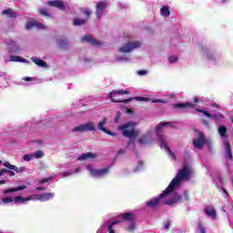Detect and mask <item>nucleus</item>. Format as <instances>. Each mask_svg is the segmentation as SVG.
Instances as JSON below:
<instances>
[{"instance_id": "41", "label": "nucleus", "mask_w": 233, "mask_h": 233, "mask_svg": "<svg viewBox=\"0 0 233 233\" xmlns=\"http://www.w3.org/2000/svg\"><path fill=\"white\" fill-rule=\"evenodd\" d=\"M51 179H53V177H49L41 179V180L38 181V183H39V185H43L45 183H48V181H51Z\"/></svg>"}, {"instance_id": "56", "label": "nucleus", "mask_w": 233, "mask_h": 233, "mask_svg": "<svg viewBox=\"0 0 233 233\" xmlns=\"http://www.w3.org/2000/svg\"><path fill=\"white\" fill-rule=\"evenodd\" d=\"M202 123L205 127H209L208 121V120H202Z\"/></svg>"}, {"instance_id": "62", "label": "nucleus", "mask_w": 233, "mask_h": 233, "mask_svg": "<svg viewBox=\"0 0 233 233\" xmlns=\"http://www.w3.org/2000/svg\"><path fill=\"white\" fill-rule=\"evenodd\" d=\"M165 101L164 100H161V99H156L153 101V103H164Z\"/></svg>"}, {"instance_id": "6", "label": "nucleus", "mask_w": 233, "mask_h": 233, "mask_svg": "<svg viewBox=\"0 0 233 233\" xmlns=\"http://www.w3.org/2000/svg\"><path fill=\"white\" fill-rule=\"evenodd\" d=\"M141 47V42L138 41H129L121 46L118 51L122 54H128L132 52L133 50H136V48Z\"/></svg>"}, {"instance_id": "20", "label": "nucleus", "mask_w": 233, "mask_h": 233, "mask_svg": "<svg viewBox=\"0 0 233 233\" xmlns=\"http://www.w3.org/2000/svg\"><path fill=\"white\" fill-rule=\"evenodd\" d=\"M47 5L55 8H59V10H65V4L61 1H48Z\"/></svg>"}, {"instance_id": "33", "label": "nucleus", "mask_w": 233, "mask_h": 233, "mask_svg": "<svg viewBox=\"0 0 233 233\" xmlns=\"http://www.w3.org/2000/svg\"><path fill=\"white\" fill-rule=\"evenodd\" d=\"M54 196V193H43L42 201H50V199H53Z\"/></svg>"}, {"instance_id": "15", "label": "nucleus", "mask_w": 233, "mask_h": 233, "mask_svg": "<svg viewBox=\"0 0 233 233\" xmlns=\"http://www.w3.org/2000/svg\"><path fill=\"white\" fill-rule=\"evenodd\" d=\"M158 140L160 142L161 148H166L167 152H168V154L171 155L172 157H175L176 155L174 154V152H172V150H170V147H168V146H167V143H165V137H163L162 135H158Z\"/></svg>"}, {"instance_id": "49", "label": "nucleus", "mask_w": 233, "mask_h": 233, "mask_svg": "<svg viewBox=\"0 0 233 233\" xmlns=\"http://www.w3.org/2000/svg\"><path fill=\"white\" fill-rule=\"evenodd\" d=\"M120 117H121V112L118 111L116 113V116L115 118V123H117L119 121Z\"/></svg>"}, {"instance_id": "10", "label": "nucleus", "mask_w": 233, "mask_h": 233, "mask_svg": "<svg viewBox=\"0 0 233 233\" xmlns=\"http://www.w3.org/2000/svg\"><path fill=\"white\" fill-rule=\"evenodd\" d=\"M6 46L8 54H19L21 52V47L15 41L9 40L6 43Z\"/></svg>"}, {"instance_id": "58", "label": "nucleus", "mask_w": 233, "mask_h": 233, "mask_svg": "<svg viewBox=\"0 0 233 233\" xmlns=\"http://www.w3.org/2000/svg\"><path fill=\"white\" fill-rule=\"evenodd\" d=\"M116 61H128V58L118 57Z\"/></svg>"}, {"instance_id": "17", "label": "nucleus", "mask_w": 233, "mask_h": 233, "mask_svg": "<svg viewBox=\"0 0 233 233\" xmlns=\"http://www.w3.org/2000/svg\"><path fill=\"white\" fill-rule=\"evenodd\" d=\"M106 8V2H100L96 4V15L97 19H101V15H103V11Z\"/></svg>"}, {"instance_id": "50", "label": "nucleus", "mask_w": 233, "mask_h": 233, "mask_svg": "<svg viewBox=\"0 0 233 233\" xmlns=\"http://www.w3.org/2000/svg\"><path fill=\"white\" fill-rule=\"evenodd\" d=\"M35 26H36V28H46V25H45L41 23H37V22H36V25Z\"/></svg>"}, {"instance_id": "37", "label": "nucleus", "mask_w": 233, "mask_h": 233, "mask_svg": "<svg viewBox=\"0 0 233 233\" xmlns=\"http://www.w3.org/2000/svg\"><path fill=\"white\" fill-rule=\"evenodd\" d=\"M45 157V153L41 150L36 151L34 153L33 157H35V159H41V157Z\"/></svg>"}, {"instance_id": "52", "label": "nucleus", "mask_w": 233, "mask_h": 233, "mask_svg": "<svg viewBox=\"0 0 233 233\" xmlns=\"http://www.w3.org/2000/svg\"><path fill=\"white\" fill-rule=\"evenodd\" d=\"M184 199L185 201H188V199H190L188 192L187 191L184 192Z\"/></svg>"}, {"instance_id": "11", "label": "nucleus", "mask_w": 233, "mask_h": 233, "mask_svg": "<svg viewBox=\"0 0 233 233\" xmlns=\"http://www.w3.org/2000/svg\"><path fill=\"white\" fill-rule=\"evenodd\" d=\"M177 203H183V197H181V195L177 193L174 194L173 198L169 200L165 201V205H167L168 207H172V205H177Z\"/></svg>"}, {"instance_id": "57", "label": "nucleus", "mask_w": 233, "mask_h": 233, "mask_svg": "<svg viewBox=\"0 0 233 233\" xmlns=\"http://www.w3.org/2000/svg\"><path fill=\"white\" fill-rule=\"evenodd\" d=\"M3 174H6V168L0 169V176H3Z\"/></svg>"}, {"instance_id": "47", "label": "nucleus", "mask_w": 233, "mask_h": 233, "mask_svg": "<svg viewBox=\"0 0 233 233\" xmlns=\"http://www.w3.org/2000/svg\"><path fill=\"white\" fill-rule=\"evenodd\" d=\"M34 197H35V199H37L38 201H43V194L34 195Z\"/></svg>"}, {"instance_id": "45", "label": "nucleus", "mask_w": 233, "mask_h": 233, "mask_svg": "<svg viewBox=\"0 0 233 233\" xmlns=\"http://www.w3.org/2000/svg\"><path fill=\"white\" fill-rule=\"evenodd\" d=\"M5 174H8L10 177H14V176H15V173L10 169H6Z\"/></svg>"}, {"instance_id": "39", "label": "nucleus", "mask_w": 233, "mask_h": 233, "mask_svg": "<svg viewBox=\"0 0 233 233\" xmlns=\"http://www.w3.org/2000/svg\"><path fill=\"white\" fill-rule=\"evenodd\" d=\"M198 233H207V231L205 230V227H203V224H201V222L198 223Z\"/></svg>"}, {"instance_id": "12", "label": "nucleus", "mask_w": 233, "mask_h": 233, "mask_svg": "<svg viewBox=\"0 0 233 233\" xmlns=\"http://www.w3.org/2000/svg\"><path fill=\"white\" fill-rule=\"evenodd\" d=\"M82 43H89L91 46H101V42L92 38V36L86 35L81 38Z\"/></svg>"}, {"instance_id": "22", "label": "nucleus", "mask_w": 233, "mask_h": 233, "mask_svg": "<svg viewBox=\"0 0 233 233\" xmlns=\"http://www.w3.org/2000/svg\"><path fill=\"white\" fill-rule=\"evenodd\" d=\"M56 43L62 50H68V48H70L68 46V40L57 39Z\"/></svg>"}, {"instance_id": "43", "label": "nucleus", "mask_w": 233, "mask_h": 233, "mask_svg": "<svg viewBox=\"0 0 233 233\" xmlns=\"http://www.w3.org/2000/svg\"><path fill=\"white\" fill-rule=\"evenodd\" d=\"M177 56H172L168 57L169 63H176L177 61Z\"/></svg>"}, {"instance_id": "35", "label": "nucleus", "mask_w": 233, "mask_h": 233, "mask_svg": "<svg viewBox=\"0 0 233 233\" xmlns=\"http://www.w3.org/2000/svg\"><path fill=\"white\" fill-rule=\"evenodd\" d=\"M218 134L221 137H227V127L225 126L218 127Z\"/></svg>"}, {"instance_id": "46", "label": "nucleus", "mask_w": 233, "mask_h": 233, "mask_svg": "<svg viewBox=\"0 0 233 233\" xmlns=\"http://www.w3.org/2000/svg\"><path fill=\"white\" fill-rule=\"evenodd\" d=\"M170 223H171L170 220H167V221L165 222L164 228L166 230H168V228H170Z\"/></svg>"}, {"instance_id": "4", "label": "nucleus", "mask_w": 233, "mask_h": 233, "mask_svg": "<svg viewBox=\"0 0 233 233\" xmlns=\"http://www.w3.org/2000/svg\"><path fill=\"white\" fill-rule=\"evenodd\" d=\"M122 221L129 222V227L127 228V232H134L136 230V215L130 212H125L120 215Z\"/></svg>"}, {"instance_id": "61", "label": "nucleus", "mask_w": 233, "mask_h": 233, "mask_svg": "<svg viewBox=\"0 0 233 233\" xmlns=\"http://www.w3.org/2000/svg\"><path fill=\"white\" fill-rule=\"evenodd\" d=\"M200 102H201V100H199V98L194 97L193 103H200Z\"/></svg>"}, {"instance_id": "34", "label": "nucleus", "mask_w": 233, "mask_h": 233, "mask_svg": "<svg viewBox=\"0 0 233 233\" xmlns=\"http://www.w3.org/2000/svg\"><path fill=\"white\" fill-rule=\"evenodd\" d=\"M39 15H43V17H46L47 19H50V17H52V15H50V13H48V10L46 8L40 9Z\"/></svg>"}, {"instance_id": "30", "label": "nucleus", "mask_w": 233, "mask_h": 233, "mask_svg": "<svg viewBox=\"0 0 233 233\" xmlns=\"http://www.w3.org/2000/svg\"><path fill=\"white\" fill-rule=\"evenodd\" d=\"M10 61L13 63H26V59L17 56H10Z\"/></svg>"}, {"instance_id": "29", "label": "nucleus", "mask_w": 233, "mask_h": 233, "mask_svg": "<svg viewBox=\"0 0 233 233\" xmlns=\"http://www.w3.org/2000/svg\"><path fill=\"white\" fill-rule=\"evenodd\" d=\"M196 111L199 112L200 114H203L204 116H206V117H211V119H215V121L218 120V115H212L203 109H196Z\"/></svg>"}, {"instance_id": "3", "label": "nucleus", "mask_w": 233, "mask_h": 233, "mask_svg": "<svg viewBox=\"0 0 233 233\" xmlns=\"http://www.w3.org/2000/svg\"><path fill=\"white\" fill-rule=\"evenodd\" d=\"M137 127V122H127L118 127V130L122 132L124 137H129V139H136L139 136V130H136Z\"/></svg>"}, {"instance_id": "36", "label": "nucleus", "mask_w": 233, "mask_h": 233, "mask_svg": "<svg viewBox=\"0 0 233 233\" xmlns=\"http://www.w3.org/2000/svg\"><path fill=\"white\" fill-rule=\"evenodd\" d=\"M35 25H37V22L35 20H31L29 22L26 23L25 25V29L26 30H30L32 28H34V26H35Z\"/></svg>"}, {"instance_id": "55", "label": "nucleus", "mask_w": 233, "mask_h": 233, "mask_svg": "<svg viewBox=\"0 0 233 233\" xmlns=\"http://www.w3.org/2000/svg\"><path fill=\"white\" fill-rule=\"evenodd\" d=\"M208 57L209 60H212L214 59V55H212V53L208 52Z\"/></svg>"}, {"instance_id": "16", "label": "nucleus", "mask_w": 233, "mask_h": 233, "mask_svg": "<svg viewBox=\"0 0 233 233\" xmlns=\"http://www.w3.org/2000/svg\"><path fill=\"white\" fill-rule=\"evenodd\" d=\"M172 106L173 108H180L182 110H185V108H196V104L187 102V103L172 104Z\"/></svg>"}, {"instance_id": "8", "label": "nucleus", "mask_w": 233, "mask_h": 233, "mask_svg": "<svg viewBox=\"0 0 233 233\" xmlns=\"http://www.w3.org/2000/svg\"><path fill=\"white\" fill-rule=\"evenodd\" d=\"M198 132V138L193 139V146L195 148H199L200 150L203 149L205 147V143H207V139H205V134L201 131Z\"/></svg>"}, {"instance_id": "9", "label": "nucleus", "mask_w": 233, "mask_h": 233, "mask_svg": "<svg viewBox=\"0 0 233 233\" xmlns=\"http://www.w3.org/2000/svg\"><path fill=\"white\" fill-rule=\"evenodd\" d=\"M87 170H89L93 177H101L103 176H106V174L110 172V167H106L103 169H94L91 166H87Z\"/></svg>"}, {"instance_id": "32", "label": "nucleus", "mask_w": 233, "mask_h": 233, "mask_svg": "<svg viewBox=\"0 0 233 233\" xmlns=\"http://www.w3.org/2000/svg\"><path fill=\"white\" fill-rule=\"evenodd\" d=\"M150 139V135H144L138 139V143L140 145H147L148 143V140Z\"/></svg>"}, {"instance_id": "48", "label": "nucleus", "mask_w": 233, "mask_h": 233, "mask_svg": "<svg viewBox=\"0 0 233 233\" xmlns=\"http://www.w3.org/2000/svg\"><path fill=\"white\" fill-rule=\"evenodd\" d=\"M123 154H127V151H125L124 149H119L116 153V157Z\"/></svg>"}, {"instance_id": "44", "label": "nucleus", "mask_w": 233, "mask_h": 233, "mask_svg": "<svg viewBox=\"0 0 233 233\" xmlns=\"http://www.w3.org/2000/svg\"><path fill=\"white\" fill-rule=\"evenodd\" d=\"M107 231H108L109 233H116V230H114V226H113L112 224H109V225L107 226Z\"/></svg>"}, {"instance_id": "25", "label": "nucleus", "mask_w": 233, "mask_h": 233, "mask_svg": "<svg viewBox=\"0 0 233 233\" xmlns=\"http://www.w3.org/2000/svg\"><path fill=\"white\" fill-rule=\"evenodd\" d=\"M174 127L173 122H160L157 127H155L156 132H159L163 127Z\"/></svg>"}, {"instance_id": "24", "label": "nucleus", "mask_w": 233, "mask_h": 233, "mask_svg": "<svg viewBox=\"0 0 233 233\" xmlns=\"http://www.w3.org/2000/svg\"><path fill=\"white\" fill-rule=\"evenodd\" d=\"M205 214L208 216V218H213V219L216 218V209H214L213 207H208L204 209Z\"/></svg>"}, {"instance_id": "18", "label": "nucleus", "mask_w": 233, "mask_h": 233, "mask_svg": "<svg viewBox=\"0 0 233 233\" xmlns=\"http://www.w3.org/2000/svg\"><path fill=\"white\" fill-rule=\"evenodd\" d=\"M224 145H225L226 159H233V157H232V147H230V143L228 142V140H226L224 142Z\"/></svg>"}, {"instance_id": "21", "label": "nucleus", "mask_w": 233, "mask_h": 233, "mask_svg": "<svg viewBox=\"0 0 233 233\" xmlns=\"http://www.w3.org/2000/svg\"><path fill=\"white\" fill-rule=\"evenodd\" d=\"M31 61H33L35 65H37V66H42L43 68H46L47 66L46 62H45V60H41V58H38L37 56H33Z\"/></svg>"}, {"instance_id": "28", "label": "nucleus", "mask_w": 233, "mask_h": 233, "mask_svg": "<svg viewBox=\"0 0 233 233\" xmlns=\"http://www.w3.org/2000/svg\"><path fill=\"white\" fill-rule=\"evenodd\" d=\"M96 157V154L92 153V152H87V153H84L82 155H80V157H78L79 161H84L85 159H90V158H94Z\"/></svg>"}, {"instance_id": "59", "label": "nucleus", "mask_w": 233, "mask_h": 233, "mask_svg": "<svg viewBox=\"0 0 233 233\" xmlns=\"http://www.w3.org/2000/svg\"><path fill=\"white\" fill-rule=\"evenodd\" d=\"M81 168L76 167L75 171L71 172V174H77V172H80Z\"/></svg>"}, {"instance_id": "53", "label": "nucleus", "mask_w": 233, "mask_h": 233, "mask_svg": "<svg viewBox=\"0 0 233 233\" xmlns=\"http://www.w3.org/2000/svg\"><path fill=\"white\" fill-rule=\"evenodd\" d=\"M137 74H138V76H146L147 71H146V70H139V71L137 72Z\"/></svg>"}, {"instance_id": "23", "label": "nucleus", "mask_w": 233, "mask_h": 233, "mask_svg": "<svg viewBox=\"0 0 233 233\" xmlns=\"http://www.w3.org/2000/svg\"><path fill=\"white\" fill-rule=\"evenodd\" d=\"M26 186H18L16 187H10L8 189L4 190V194H12V192H19V190H25Z\"/></svg>"}, {"instance_id": "26", "label": "nucleus", "mask_w": 233, "mask_h": 233, "mask_svg": "<svg viewBox=\"0 0 233 233\" xmlns=\"http://www.w3.org/2000/svg\"><path fill=\"white\" fill-rule=\"evenodd\" d=\"M86 23H88V21L84 18H75L74 21H73V26H83V25H86Z\"/></svg>"}, {"instance_id": "64", "label": "nucleus", "mask_w": 233, "mask_h": 233, "mask_svg": "<svg viewBox=\"0 0 233 233\" xmlns=\"http://www.w3.org/2000/svg\"><path fill=\"white\" fill-rule=\"evenodd\" d=\"M36 190H45V188L43 187H37Z\"/></svg>"}, {"instance_id": "14", "label": "nucleus", "mask_w": 233, "mask_h": 233, "mask_svg": "<svg viewBox=\"0 0 233 233\" xmlns=\"http://www.w3.org/2000/svg\"><path fill=\"white\" fill-rule=\"evenodd\" d=\"M105 125H106V118H104L103 120H101L98 123V125H97L98 130H102V132H104L105 134H107L108 136H116L115 133H113L112 131L106 129L105 127Z\"/></svg>"}, {"instance_id": "38", "label": "nucleus", "mask_w": 233, "mask_h": 233, "mask_svg": "<svg viewBox=\"0 0 233 233\" xmlns=\"http://www.w3.org/2000/svg\"><path fill=\"white\" fill-rule=\"evenodd\" d=\"M84 15H85V19H86V21H89L90 15H92V10H90V9H86V10L84 11Z\"/></svg>"}, {"instance_id": "40", "label": "nucleus", "mask_w": 233, "mask_h": 233, "mask_svg": "<svg viewBox=\"0 0 233 233\" xmlns=\"http://www.w3.org/2000/svg\"><path fill=\"white\" fill-rule=\"evenodd\" d=\"M72 132H85V129L83 127V125H80L78 127H76L72 129Z\"/></svg>"}, {"instance_id": "27", "label": "nucleus", "mask_w": 233, "mask_h": 233, "mask_svg": "<svg viewBox=\"0 0 233 233\" xmlns=\"http://www.w3.org/2000/svg\"><path fill=\"white\" fill-rule=\"evenodd\" d=\"M82 127L84 128V132H92V131L96 130V127L94 126L93 122L86 123V124L82 125Z\"/></svg>"}, {"instance_id": "13", "label": "nucleus", "mask_w": 233, "mask_h": 233, "mask_svg": "<svg viewBox=\"0 0 233 233\" xmlns=\"http://www.w3.org/2000/svg\"><path fill=\"white\" fill-rule=\"evenodd\" d=\"M3 165L4 167H5V168H9V170H14L17 174H23V172L26 170L25 167H17L16 166L10 164V162H4Z\"/></svg>"}, {"instance_id": "54", "label": "nucleus", "mask_w": 233, "mask_h": 233, "mask_svg": "<svg viewBox=\"0 0 233 233\" xmlns=\"http://www.w3.org/2000/svg\"><path fill=\"white\" fill-rule=\"evenodd\" d=\"M121 223V220H114L110 224L114 227V225H119Z\"/></svg>"}, {"instance_id": "5", "label": "nucleus", "mask_w": 233, "mask_h": 233, "mask_svg": "<svg viewBox=\"0 0 233 233\" xmlns=\"http://www.w3.org/2000/svg\"><path fill=\"white\" fill-rule=\"evenodd\" d=\"M168 194H172V192H167V189H165L159 196L146 202V207L148 208H157V207L161 205V200L165 198V196H168Z\"/></svg>"}, {"instance_id": "51", "label": "nucleus", "mask_w": 233, "mask_h": 233, "mask_svg": "<svg viewBox=\"0 0 233 233\" xmlns=\"http://www.w3.org/2000/svg\"><path fill=\"white\" fill-rule=\"evenodd\" d=\"M72 172L65 171L61 174L62 177H65L66 176H72Z\"/></svg>"}, {"instance_id": "60", "label": "nucleus", "mask_w": 233, "mask_h": 233, "mask_svg": "<svg viewBox=\"0 0 233 233\" xmlns=\"http://www.w3.org/2000/svg\"><path fill=\"white\" fill-rule=\"evenodd\" d=\"M143 165H144L143 160H139V161H138L137 168L143 167Z\"/></svg>"}, {"instance_id": "1", "label": "nucleus", "mask_w": 233, "mask_h": 233, "mask_svg": "<svg viewBox=\"0 0 233 233\" xmlns=\"http://www.w3.org/2000/svg\"><path fill=\"white\" fill-rule=\"evenodd\" d=\"M190 177V168L188 166H184L183 168L179 169L168 187L166 188V192H174V188L176 187H179L181 185V181L183 179H188Z\"/></svg>"}, {"instance_id": "19", "label": "nucleus", "mask_w": 233, "mask_h": 233, "mask_svg": "<svg viewBox=\"0 0 233 233\" xmlns=\"http://www.w3.org/2000/svg\"><path fill=\"white\" fill-rule=\"evenodd\" d=\"M2 15H6V17L11 19H15V17H17V13L14 12V9L8 8L2 11Z\"/></svg>"}, {"instance_id": "2", "label": "nucleus", "mask_w": 233, "mask_h": 233, "mask_svg": "<svg viewBox=\"0 0 233 233\" xmlns=\"http://www.w3.org/2000/svg\"><path fill=\"white\" fill-rule=\"evenodd\" d=\"M130 94V91L128 90H113L108 94V97L109 99H111L112 103H130V101H134V99L136 101H148V98L144 97V96H135L133 98H127V99H124V100H120L119 98H117L116 96L117 95H128Z\"/></svg>"}, {"instance_id": "42", "label": "nucleus", "mask_w": 233, "mask_h": 233, "mask_svg": "<svg viewBox=\"0 0 233 233\" xmlns=\"http://www.w3.org/2000/svg\"><path fill=\"white\" fill-rule=\"evenodd\" d=\"M33 157H34V155L32 154L24 155V161H32Z\"/></svg>"}, {"instance_id": "7", "label": "nucleus", "mask_w": 233, "mask_h": 233, "mask_svg": "<svg viewBox=\"0 0 233 233\" xmlns=\"http://www.w3.org/2000/svg\"><path fill=\"white\" fill-rule=\"evenodd\" d=\"M26 201H32V197H26V198H23L21 196H16L14 198H12L11 197H5L4 198H2V203H4V205H8L9 203H21V205H25L26 203Z\"/></svg>"}, {"instance_id": "31", "label": "nucleus", "mask_w": 233, "mask_h": 233, "mask_svg": "<svg viewBox=\"0 0 233 233\" xmlns=\"http://www.w3.org/2000/svg\"><path fill=\"white\" fill-rule=\"evenodd\" d=\"M160 13L163 17H170V9L167 5L161 7Z\"/></svg>"}, {"instance_id": "63", "label": "nucleus", "mask_w": 233, "mask_h": 233, "mask_svg": "<svg viewBox=\"0 0 233 233\" xmlns=\"http://www.w3.org/2000/svg\"><path fill=\"white\" fill-rule=\"evenodd\" d=\"M24 81H32V77H30V76H25V77L24 78Z\"/></svg>"}]
</instances>
